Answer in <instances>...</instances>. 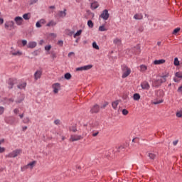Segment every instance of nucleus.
<instances>
[{"label":"nucleus","mask_w":182,"mask_h":182,"mask_svg":"<svg viewBox=\"0 0 182 182\" xmlns=\"http://www.w3.org/2000/svg\"><path fill=\"white\" fill-rule=\"evenodd\" d=\"M167 77H168V74L161 75L159 77V78L154 80L152 86H154V87H159L163 85V83H166V82H167Z\"/></svg>","instance_id":"1"},{"label":"nucleus","mask_w":182,"mask_h":182,"mask_svg":"<svg viewBox=\"0 0 182 182\" xmlns=\"http://www.w3.org/2000/svg\"><path fill=\"white\" fill-rule=\"evenodd\" d=\"M121 69L122 71V79H125V77H127L132 73V70L127 67L126 64H124L121 66Z\"/></svg>","instance_id":"2"},{"label":"nucleus","mask_w":182,"mask_h":182,"mask_svg":"<svg viewBox=\"0 0 182 182\" xmlns=\"http://www.w3.org/2000/svg\"><path fill=\"white\" fill-rule=\"evenodd\" d=\"M21 153H22V150L16 149L12 152H10L8 155H6V157H9L10 159H15V157H18V156H19Z\"/></svg>","instance_id":"3"},{"label":"nucleus","mask_w":182,"mask_h":182,"mask_svg":"<svg viewBox=\"0 0 182 182\" xmlns=\"http://www.w3.org/2000/svg\"><path fill=\"white\" fill-rule=\"evenodd\" d=\"M4 121L7 124H15L16 123V118L13 116L6 117L4 118Z\"/></svg>","instance_id":"4"},{"label":"nucleus","mask_w":182,"mask_h":182,"mask_svg":"<svg viewBox=\"0 0 182 182\" xmlns=\"http://www.w3.org/2000/svg\"><path fill=\"white\" fill-rule=\"evenodd\" d=\"M110 17V14H109V10L105 9L102 11V14L100 15V18H102V19H104V21H107L109 18Z\"/></svg>","instance_id":"5"},{"label":"nucleus","mask_w":182,"mask_h":182,"mask_svg":"<svg viewBox=\"0 0 182 182\" xmlns=\"http://www.w3.org/2000/svg\"><path fill=\"white\" fill-rule=\"evenodd\" d=\"M4 26L6 29L12 31V29H15V23L13 21H8L5 23Z\"/></svg>","instance_id":"6"},{"label":"nucleus","mask_w":182,"mask_h":182,"mask_svg":"<svg viewBox=\"0 0 182 182\" xmlns=\"http://www.w3.org/2000/svg\"><path fill=\"white\" fill-rule=\"evenodd\" d=\"M99 112H100V107L99 106V105H97V104L93 105L90 109L91 114H93L95 113V114L99 113Z\"/></svg>","instance_id":"7"},{"label":"nucleus","mask_w":182,"mask_h":182,"mask_svg":"<svg viewBox=\"0 0 182 182\" xmlns=\"http://www.w3.org/2000/svg\"><path fill=\"white\" fill-rule=\"evenodd\" d=\"M9 89H14V85H16V78H10L8 81Z\"/></svg>","instance_id":"8"},{"label":"nucleus","mask_w":182,"mask_h":182,"mask_svg":"<svg viewBox=\"0 0 182 182\" xmlns=\"http://www.w3.org/2000/svg\"><path fill=\"white\" fill-rule=\"evenodd\" d=\"M83 137L81 135H71L70 138V141H78V140H82Z\"/></svg>","instance_id":"9"},{"label":"nucleus","mask_w":182,"mask_h":182,"mask_svg":"<svg viewBox=\"0 0 182 182\" xmlns=\"http://www.w3.org/2000/svg\"><path fill=\"white\" fill-rule=\"evenodd\" d=\"M141 87L143 90H149L150 89V84L147 81H144L141 83Z\"/></svg>","instance_id":"10"},{"label":"nucleus","mask_w":182,"mask_h":182,"mask_svg":"<svg viewBox=\"0 0 182 182\" xmlns=\"http://www.w3.org/2000/svg\"><path fill=\"white\" fill-rule=\"evenodd\" d=\"M52 87L53 89V92L54 93H58L59 92V89H60V83L56 82L53 84Z\"/></svg>","instance_id":"11"},{"label":"nucleus","mask_w":182,"mask_h":182,"mask_svg":"<svg viewBox=\"0 0 182 182\" xmlns=\"http://www.w3.org/2000/svg\"><path fill=\"white\" fill-rule=\"evenodd\" d=\"M122 102V100H117L112 102V107L114 110H117V106H119V103Z\"/></svg>","instance_id":"12"},{"label":"nucleus","mask_w":182,"mask_h":182,"mask_svg":"<svg viewBox=\"0 0 182 182\" xmlns=\"http://www.w3.org/2000/svg\"><path fill=\"white\" fill-rule=\"evenodd\" d=\"M14 21H15L16 25L21 26V25H22V22H23V18H22V17H21V16H16L14 18Z\"/></svg>","instance_id":"13"},{"label":"nucleus","mask_w":182,"mask_h":182,"mask_svg":"<svg viewBox=\"0 0 182 182\" xmlns=\"http://www.w3.org/2000/svg\"><path fill=\"white\" fill-rule=\"evenodd\" d=\"M37 45H38V43H36V42L30 41V42H28V43L27 45V48H28V49H33L34 48H36Z\"/></svg>","instance_id":"14"},{"label":"nucleus","mask_w":182,"mask_h":182,"mask_svg":"<svg viewBox=\"0 0 182 182\" xmlns=\"http://www.w3.org/2000/svg\"><path fill=\"white\" fill-rule=\"evenodd\" d=\"M42 76V71L41 70H37L34 73V79L35 80H38V79H41V77Z\"/></svg>","instance_id":"15"},{"label":"nucleus","mask_w":182,"mask_h":182,"mask_svg":"<svg viewBox=\"0 0 182 182\" xmlns=\"http://www.w3.org/2000/svg\"><path fill=\"white\" fill-rule=\"evenodd\" d=\"M23 100H25V97L23 96V95L20 94L18 95V99L16 100V103H22Z\"/></svg>","instance_id":"16"},{"label":"nucleus","mask_w":182,"mask_h":182,"mask_svg":"<svg viewBox=\"0 0 182 182\" xmlns=\"http://www.w3.org/2000/svg\"><path fill=\"white\" fill-rule=\"evenodd\" d=\"M163 63H166V60L161 59V60H155L154 61V65H163Z\"/></svg>","instance_id":"17"},{"label":"nucleus","mask_w":182,"mask_h":182,"mask_svg":"<svg viewBox=\"0 0 182 182\" xmlns=\"http://www.w3.org/2000/svg\"><path fill=\"white\" fill-rule=\"evenodd\" d=\"M148 157H149L150 160H155L157 155L153 152H148Z\"/></svg>","instance_id":"18"},{"label":"nucleus","mask_w":182,"mask_h":182,"mask_svg":"<svg viewBox=\"0 0 182 182\" xmlns=\"http://www.w3.org/2000/svg\"><path fill=\"white\" fill-rule=\"evenodd\" d=\"M97 8H99V4L97 3V1H94L91 4V9H92V11L95 9H97Z\"/></svg>","instance_id":"19"},{"label":"nucleus","mask_w":182,"mask_h":182,"mask_svg":"<svg viewBox=\"0 0 182 182\" xmlns=\"http://www.w3.org/2000/svg\"><path fill=\"white\" fill-rule=\"evenodd\" d=\"M58 16H60V18H65V16H66V9H65L63 11H60L58 13Z\"/></svg>","instance_id":"20"},{"label":"nucleus","mask_w":182,"mask_h":182,"mask_svg":"<svg viewBox=\"0 0 182 182\" xmlns=\"http://www.w3.org/2000/svg\"><path fill=\"white\" fill-rule=\"evenodd\" d=\"M134 19H136V20H141V19H143V14H136L134 16Z\"/></svg>","instance_id":"21"},{"label":"nucleus","mask_w":182,"mask_h":182,"mask_svg":"<svg viewBox=\"0 0 182 182\" xmlns=\"http://www.w3.org/2000/svg\"><path fill=\"white\" fill-rule=\"evenodd\" d=\"M64 77L65 79H66V80H70V79H72V75L70 74V73H66L64 75Z\"/></svg>","instance_id":"22"},{"label":"nucleus","mask_w":182,"mask_h":182,"mask_svg":"<svg viewBox=\"0 0 182 182\" xmlns=\"http://www.w3.org/2000/svg\"><path fill=\"white\" fill-rule=\"evenodd\" d=\"M23 18L25 19V21H29V19H31V14L29 13L24 14L23 15Z\"/></svg>","instance_id":"23"},{"label":"nucleus","mask_w":182,"mask_h":182,"mask_svg":"<svg viewBox=\"0 0 182 182\" xmlns=\"http://www.w3.org/2000/svg\"><path fill=\"white\" fill-rule=\"evenodd\" d=\"M140 97H141V96H140V94H139V93H135L133 95L134 100H140Z\"/></svg>","instance_id":"24"},{"label":"nucleus","mask_w":182,"mask_h":182,"mask_svg":"<svg viewBox=\"0 0 182 182\" xmlns=\"http://www.w3.org/2000/svg\"><path fill=\"white\" fill-rule=\"evenodd\" d=\"M84 70H90V69H92L93 68V65H87L82 66Z\"/></svg>","instance_id":"25"},{"label":"nucleus","mask_w":182,"mask_h":182,"mask_svg":"<svg viewBox=\"0 0 182 182\" xmlns=\"http://www.w3.org/2000/svg\"><path fill=\"white\" fill-rule=\"evenodd\" d=\"M113 43L114 45H120V43H122V40H120L119 38H115L113 41Z\"/></svg>","instance_id":"26"},{"label":"nucleus","mask_w":182,"mask_h":182,"mask_svg":"<svg viewBox=\"0 0 182 182\" xmlns=\"http://www.w3.org/2000/svg\"><path fill=\"white\" fill-rule=\"evenodd\" d=\"M18 89H25L26 87V82H23L22 84H20L17 85Z\"/></svg>","instance_id":"27"},{"label":"nucleus","mask_w":182,"mask_h":182,"mask_svg":"<svg viewBox=\"0 0 182 182\" xmlns=\"http://www.w3.org/2000/svg\"><path fill=\"white\" fill-rule=\"evenodd\" d=\"M70 132H73V133H76L77 132V129L76 126H72L69 128Z\"/></svg>","instance_id":"28"},{"label":"nucleus","mask_w":182,"mask_h":182,"mask_svg":"<svg viewBox=\"0 0 182 182\" xmlns=\"http://www.w3.org/2000/svg\"><path fill=\"white\" fill-rule=\"evenodd\" d=\"M134 50H135V55H139V53H140V46H136V47H134Z\"/></svg>","instance_id":"29"},{"label":"nucleus","mask_w":182,"mask_h":182,"mask_svg":"<svg viewBox=\"0 0 182 182\" xmlns=\"http://www.w3.org/2000/svg\"><path fill=\"white\" fill-rule=\"evenodd\" d=\"M173 64L175 66H180V61L178 58H174Z\"/></svg>","instance_id":"30"},{"label":"nucleus","mask_w":182,"mask_h":182,"mask_svg":"<svg viewBox=\"0 0 182 182\" xmlns=\"http://www.w3.org/2000/svg\"><path fill=\"white\" fill-rule=\"evenodd\" d=\"M29 122H31V119H29V117H27L23 119V123H24V124H28Z\"/></svg>","instance_id":"31"},{"label":"nucleus","mask_w":182,"mask_h":182,"mask_svg":"<svg viewBox=\"0 0 182 182\" xmlns=\"http://www.w3.org/2000/svg\"><path fill=\"white\" fill-rule=\"evenodd\" d=\"M141 72H146L147 70V66L144 65H140Z\"/></svg>","instance_id":"32"},{"label":"nucleus","mask_w":182,"mask_h":182,"mask_svg":"<svg viewBox=\"0 0 182 182\" xmlns=\"http://www.w3.org/2000/svg\"><path fill=\"white\" fill-rule=\"evenodd\" d=\"M87 25L89 28H93V26H95V24L93 23V21H92V20H88Z\"/></svg>","instance_id":"33"},{"label":"nucleus","mask_w":182,"mask_h":182,"mask_svg":"<svg viewBox=\"0 0 182 182\" xmlns=\"http://www.w3.org/2000/svg\"><path fill=\"white\" fill-rule=\"evenodd\" d=\"M92 48L94 49H96L97 50H99V46L97 45V43L95 41H94L92 43Z\"/></svg>","instance_id":"34"},{"label":"nucleus","mask_w":182,"mask_h":182,"mask_svg":"<svg viewBox=\"0 0 182 182\" xmlns=\"http://www.w3.org/2000/svg\"><path fill=\"white\" fill-rule=\"evenodd\" d=\"M175 76L179 79H182V72H177L175 73Z\"/></svg>","instance_id":"35"},{"label":"nucleus","mask_w":182,"mask_h":182,"mask_svg":"<svg viewBox=\"0 0 182 182\" xmlns=\"http://www.w3.org/2000/svg\"><path fill=\"white\" fill-rule=\"evenodd\" d=\"M82 35V30H78L73 36L74 38H76V36H80Z\"/></svg>","instance_id":"36"},{"label":"nucleus","mask_w":182,"mask_h":182,"mask_svg":"<svg viewBox=\"0 0 182 182\" xmlns=\"http://www.w3.org/2000/svg\"><path fill=\"white\" fill-rule=\"evenodd\" d=\"M11 55H13L14 56H21L22 55V53H21L20 51L12 53L11 51Z\"/></svg>","instance_id":"37"},{"label":"nucleus","mask_w":182,"mask_h":182,"mask_svg":"<svg viewBox=\"0 0 182 182\" xmlns=\"http://www.w3.org/2000/svg\"><path fill=\"white\" fill-rule=\"evenodd\" d=\"M41 53V50H36L32 53L33 56H38Z\"/></svg>","instance_id":"38"},{"label":"nucleus","mask_w":182,"mask_h":182,"mask_svg":"<svg viewBox=\"0 0 182 182\" xmlns=\"http://www.w3.org/2000/svg\"><path fill=\"white\" fill-rule=\"evenodd\" d=\"M99 31L100 32H105V31H107V29L106 28H105V26H100L99 27Z\"/></svg>","instance_id":"39"},{"label":"nucleus","mask_w":182,"mask_h":182,"mask_svg":"<svg viewBox=\"0 0 182 182\" xmlns=\"http://www.w3.org/2000/svg\"><path fill=\"white\" fill-rule=\"evenodd\" d=\"M36 164V161H33L32 162H30L27 166H31V168H33V166Z\"/></svg>","instance_id":"40"},{"label":"nucleus","mask_w":182,"mask_h":182,"mask_svg":"<svg viewBox=\"0 0 182 182\" xmlns=\"http://www.w3.org/2000/svg\"><path fill=\"white\" fill-rule=\"evenodd\" d=\"M122 150V151H124V146H119L118 148H117V151L118 153H120Z\"/></svg>","instance_id":"41"},{"label":"nucleus","mask_w":182,"mask_h":182,"mask_svg":"<svg viewBox=\"0 0 182 182\" xmlns=\"http://www.w3.org/2000/svg\"><path fill=\"white\" fill-rule=\"evenodd\" d=\"M123 100H125V103L127 102V99H129V96L127 94H123L122 95Z\"/></svg>","instance_id":"42"},{"label":"nucleus","mask_w":182,"mask_h":182,"mask_svg":"<svg viewBox=\"0 0 182 182\" xmlns=\"http://www.w3.org/2000/svg\"><path fill=\"white\" fill-rule=\"evenodd\" d=\"M163 102H164L163 100H159L154 101L153 102V104L154 105H160V103H163Z\"/></svg>","instance_id":"43"},{"label":"nucleus","mask_w":182,"mask_h":182,"mask_svg":"<svg viewBox=\"0 0 182 182\" xmlns=\"http://www.w3.org/2000/svg\"><path fill=\"white\" fill-rule=\"evenodd\" d=\"M122 114L124 116H127L129 114V111L126 109H122Z\"/></svg>","instance_id":"44"},{"label":"nucleus","mask_w":182,"mask_h":182,"mask_svg":"<svg viewBox=\"0 0 182 182\" xmlns=\"http://www.w3.org/2000/svg\"><path fill=\"white\" fill-rule=\"evenodd\" d=\"M50 57L52 58L53 60H55V59H56V53L52 51Z\"/></svg>","instance_id":"45"},{"label":"nucleus","mask_w":182,"mask_h":182,"mask_svg":"<svg viewBox=\"0 0 182 182\" xmlns=\"http://www.w3.org/2000/svg\"><path fill=\"white\" fill-rule=\"evenodd\" d=\"M181 30V28H175L174 30H173V35H176V33H178V31Z\"/></svg>","instance_id":"46"},{"label":"nucleus","mask_w":182,"mask_h":182,"mask_svg":"<svg viewBox=\"0 0 182 182\" xmlns=\"http://www.w3.org/2000/svg\"><path fill=\"white\" fill-rule=\"evenodd\" d=\"M55 25H56V23H54L53 21H50L47 23V26H55Z\"/></svg>","instance_id":"47"},{"label":"nucleus","mask_w":182,"mask_h":182,"mask_svg":"<svg viewBox=\"0 0 182 182\" xmlns=\"http://www.w3.org/2000/svg\"><path fill=\"white\" fill-rule=\"evenodd\" d=\"M4 112H5V108L4 107H0V115L4 114Z\"/></svg>","instance_id":"48"},{"label":"nucleus","mask_w":182,"mask_h":182,"mask_svg":"<svg viewBox=\"0 0 182 182\" xmlns=\"http://www.w3.org/2000/svg\"><path fill=\"white\" fill-rule=\"evenodd\" d=\"M50 49H52V46L48 45L45 46V50H50Z\"/></svg>","instance_id":"49"},{"label":"nucleus","mask_w":182,"mask_h":182,"mask_svg":"<svg viewBox=\"0 0 182 182\" xmlns=\"http://www.w3.org/2000/svg\"><path fill=\"white\" fill-rule=\"evenodd\" d=\"M57 45H58V46H63V41L60 40L58 41Z\"/></svg>","instance_id":"50"},{"label":"nucleus","mask_w":182,"mask_h":182,"mask_svg":"<svg viewBox=\"0 0 182 182\" xmlns=\"http://www.w3.org/2000/svg\"><path fill=\"white\" fill-rule=\"evenodd\" d=\"M109 105V102H105L104 105L101 107V109H106V107Z\"/></svg>","instance_id":"51"},{"label":"nucleus","mask_w":182,"mask_h":182,"mask_svg":"<svg viewBox=\"0 0 182 182\" xmlns=\"http://www.w3.org/2000/svg\"><path fill=\"white\" fill-rule=\"evenodd\" d=\"M21 43L23 46H26V45H28V41L26 40H22Z\"/></svg>","instance_id":"52"},{"label":"nucleus","mask_w":182,"mask_h":182,"mask_svg":"<svg viewBox=\"0 0 182 182\" xmlns=\"http://www.w3.org/2000/svg\"><path fill=\"white\" fill-rule=\"evenodd\" d=\"M6 150V149H5V147L0 146V153H5Z\"/></svg>","instance_id":"53"},{"label":"nucleus","mask_w":182,"mask_h":182,"mask_svg":"<svg viewBox=\"0 0 182 182\" xmlns=\"http://www.w3.org/2000/svg\"><path fill=\"white\" fill-rule=\"evenodd\" d=\"M54 124H56L57 126L60 124V119H55L54 121Z\"/></svg>","instance_id":"54"},{"label":"nucleus","mask_w":182,"mask_h":182,"mask_svg":"<svg viewBox=\"0 0 182 182\" xmlns=\"http://www.w3.org/2000/svg\"><path fill=\"white\" fill-rule=\"evenodd\" d=\"M36 28H42V25L41 24V22H39V21H38L36 23Z\"/></svg>","instance_id":"55"},{"label":"nucleus","mask_w":182,"mask_h":182,"mask_svg":"<svg viewBox=\"0 0 182 182\" xmlns=\"http://www.w3.org/2000/svg\"><path fill=\"white\" fill-rule=\"evenodd\" d=\"M176 117H182V112H178L176 113Z\"/></svg>","instance_id":"56"},{"label":"nucleus","mask_w":182,"mask_h":182,"mask_svg":"<svg viewBox=\"0 0 182 182\" xmlns=\"http://www.w3.org/2000/svg\"><path fill=\"white\" fill-rule=\"evenodd\" d=\"M38 2V0H31L30 5H33V4H36Z\"/></svg>","instance_id":"57"},{"label":"nucleus","mask_w":182,"mask_h":182,"mask_svg":"<svg viewBox=\"0 0 182 182\" xmlns=\"http://www.w3.org/2000/svg\"><path fill=\"white\" fill-rule=\"evenodd\" d=\"M82 70H83V66L76 68V71H77V72H80V71H82Z\"/></svg>","instance_id":"58"},{"label":"nucleus","mask_w":182,"mask_h":182,"mask_svg":"<svg viewBox=\"0 0 182 182\" xmlns=\"http://www.w3.org/2000/svg\"><path fill=\"white\" fill-rule=\"evenodd\" d=\"M14 113H15V114H18L19 113V109H14Z\"/></svg>","instance_id":"59"},{"label":"nucleus","mask_w":182,"mask_h":182,"mask_svg":"<svg viewBox=\"0 0 182 182\" xmlns=\"http://www.w3.org/2000/svg\"><path fill=\"white\" fill-rule=\"evenodd\" d=\"M28 129V127L27 126H24L22 127V131L23 132H26Z\"/></svg>","instance_id":"60"},{"label":"nucleus","mask_w":182,"mask_h":182,"mask_svg":"<svg viewBox=\"0 0 182 182\" xmlns=\"http://www.w3.org/2000/svg\"><path fill=\"white\" fill-rule=\"evenodd\" d=\"M177 143H178V140H176L173 141V146H177Z\"/></svg>","instance_id":"61"},{"label":"nucleus","mask_w":182,"mask_h":182,"mask_svg":"<svg viewBox=\"0 0 182 182\" xmlns=\"http://www.w3.org/2000/svg\"><path fill=\"white\" fill-rule=\"evenodd\" d=\"M72 55H75V53L74 52L69 53L68 55V58H70V56H72Z\"/></svg>","instance_id":"62"},{"label":"nucleus","mask_w":182,"mask_h":182,"mask_svg":"<svg viewBox=\"0 0 182 182\" xmlns=\"http://www.w3.org/2000/svg\"><path fill=\"white\" fill-rule=\"evenodd\" d=\"M97 134H99V132H95V133H93V134H92V136H93V137H96V136H97Z\"/></svg>","instance_id":"63"},{"label":"nucleus","mask_w":182,"mask_h":182,"mask_svg":"<svg viewBox=\"0 0 182 182\" xmlns=\"http://www.w3.org/2000/svg\"><path fill=\"white\" fill-rule=\"evenodd\" d=\"M9 101L11 103H14V102H15V100H14V98H9Z\"/></svg>","instance_id":"64"}]
</instances>
